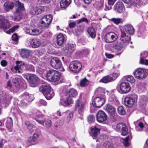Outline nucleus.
<instances>
[{"mask_svg": "<svg viewBox=\"0 0 148 148\" xmlns=\"http://www.w3.org/2000/svg\"><path fill=\"white\" fill-rule=\"evenodd\" d=\"M66 40L63 34H60L57 36V43L58 45H62L65 42Z\"/></svg>", "mask_w": 148, "mask_h": 148, "instance_id": "bb28decb", "label": "nucleus"}, {"mask_svg": "<svg viewBox=\"0 0 148 148\" xmlns=\"http://www.w3.org/2000/svg\"><path fill=\"white\" fill-rule=\"evenodd\" d=\"M23 95V97L25 98L26 99L27 101L30 102L34 100V98L33 95L29 94L27 92L24 93Z\"/></svg>", "mask_w": 148, "mask_h": 148, "instance_id": "58836bf2", "label": "nucleus"}, {"mask_svg": "<svg viewBox=\"0 0 148 148\" xmlns=\"http://www.w3.org/2000/svg\"><path fill=\"white\" fill-rule=\"evenodd\" d=\"M148 71L145 69L139 68L137 69L134 72L135 77L138 79H142L146 77L147 75Z\"/></svg>", "mask_w": 148, "mask_h": 148, "instance_id": "20e7f679", "label": "nucleus"}, {"mask_svg": "<svg viewBox=\"0 0 148 148\" xmlns=\"http://www.w3.org/2000/svg\"><path fill=\"white\" fill-rule=\"evenodd\" d=\"M75 45L73 44H68L67 47V52L70 54L74 52L75 49Z\"/></svg>", "mask_w": 148, "mask_h": 148, "instance_id": "4c0bfd02", "label": "nucleus"}, {"mask_svg": "<svg viewBox=\"0 0 148 148\" xmlns=\"http://www.w3.org/2000/svg\"><path fill=\"white\" fill-rule=\"evenodd\" d=\"M140 63L141 64L147 65H148V60H145L144 58H141Z\"/></svg>", "mask_w": 148, "mask_h": 148, "instance_id": "bf43d9fd", "label": "nucleus"}, {"mask_svg": "<svg viewBox=\"0 0 148 148\" xmlns=\"http://www.w3.org/2000/svg\"><path fill=\"white\" fill-rule=\"evenodd\" d=\"M16 4L17 5V8L16 9V11L17 12L20 13L22 11L25 10V8L23 3L18 1L16 2Z\"/></svg>", "mask_w": 148, "mask_h": 148, "instance_id": "7c9ffc66", "label": "nucleus"}, {"mask_svg": "<svg viewBox=\"0 0 148 148\" xmlns=\"http://www.w3.org/2000/svg\"><path fill=\"white\" fill-rule=\"evenodd\" d=\"M120 43H122L124 45H127L131 40V37L130 35L126 33H121L120 38Z\"/></svg>", "mask_w": 148, "mask_h": 148, "instance_id": "f3484780", "label": "nucleus"}, {"mask_svg": "<svg viewBox=\"0 0 148 148\" xmlns=\"http://www.w3.org/2000/svg\"><path fill=\"white\" fill-rule=\"evenodd\" d=\"M50 64L53 68L58 69L59 71H64V68L62 66V63L57 57H54L51 60Z\"/></svg>", "mask_w": 148, "mask_h": 148, "instance_id": "39448f33", "label": "nucleus"}, {"mask_svg": "<svg viewBox=\"0 0 148 148\" xmlns=\"http://www.w3.org/2000/svg\"><path fill=\"white\" fill-rule=\"evenodd\" d=\"M19 80V79L18 78H16L13 79L12 80V82L16 84L17 85L15 89L14 88V92H17L19 89V83L18 82Z\"/></svg>", "mask_w": 148, "mask_h": 148, "instance_id": "79ce46f5", "label": "nucleus"}, {"mask_svg": "<svg viewBox=\"0 0 148 148\" xmlns=\"http://www.w3.org/2000/svg\"><path fill=\"white\" fill-rule=\"evenodd\" d=\"M88 33L92 38H94L96 36V33L95 29L92 27H89L87 30Z\"/></svg>", "mask_w": 148, "mask_h": 148, "instance_id": "c9c22d12", "label": "nucleus"}, {"mask_svg": "<svg viewBox=\"0 0 148 148\" xmlns=\"http://www.w3.org/2000/svg\"><path fill=\"white\" fill-rule=\"evenodd\" d=\"M80 84L82 86H85L88 85L89 84V81L85 78L81 80Z\"/></svg>", "mask_w": 148, "mask_h": 148, "instance_id": "49530a36", "label": "nucleus"}, {"mask_svg": "<svg viewBox=\"0 0 148 148\" xmlns=\"http://www.w3.org/2000/svg\"><path fill=\"white\" fill-rule=\"evenodd\" d=\"M106 109L109 114L112 116H113L116 113L115 108L111 105L107 104L106 106Z\"/></svg>", "mask_w": 148, "mask_h": 148, "instance_id": "a878e982", "label": "nucleus"}, {"mask_svg": "<svg viewBox=\"0 0 148 148\" xmlns=\"http://www.w3.org/2000/svg\"><path fill=\"white\" fill-rule=\"evenodd\" d=\"M117 111L119 114L121 115H124L125 113V111L122 106H120L118 107Z\"/></svg>", "mask_w": 148, "mask_h": 148, "instance_id": "de8ad7c7", "label": "nucleus"}, {"mask_svg": "<svg viewBox=\"0 0 148 148\" xmlns=\"http://www.w3.org/2000/svg\"><path fill=\"white\" fill-rule=\"evenodd\" d=\"M51 0H40L39 1V4H45L49 3Z\"/></svg>", "mask_w": 148, "mask_h": 148, "instance_id": "680f3d73", "label": "nucleus"}, {"mask_svg": "<svg viewBox=\"0 0 148 148\" xmlns=\"http://www.w3.org/2000/svg\"><path fill=\"white\" fill-rule=\"evenodd\" d=\"M121 33H126L128 35L133 34L134 29L132 26L130 24L125 25L121 29Z\"/></svg>", "mask_w": 148, "mask_h": 148, "instance_id": "4468645a", "label": "nucleus"}, {"mask_svg": "<svg viewBox=\"0 0 148 148\" xmlns=\"http://www.w3.org/2000/svg\"><path fill=\"white\" fill-rule=\"evenodd\" d=\"M125 3L129 5H133L134 4L140 5V0H122Z\"/></svg>", "mask_w": 148, "mask_h": 148, "instance_id": "72a5a7b5", "label": "nucleus"}, {"mask_svg": "<svg viewBox=\"0 0 148 148\" xmlns=\"http://www.w3.org/2000/svg\"><path fill=\"white\" fill-rule=\"evenodd\" d=\"M5 142V141L4 140L0 138V148H2L3 147Z\"/></svg>", "mask_w": 148, "mask_h": 148, "instance_id": "69168bd1", "label": "nucleus"}, {"mask_svg": "<svg viewBox=\"0 0 148 148\" xmlns=\"http://www.w3.org/2000/svg\"><path fill=\"white\" fill-rule=\"evenodd\" d=\"M132 138L131 136V134L130 133L123 140V143L125 146H128L130 145V143L128 142V140H131Z\"/></svg>", "mask_w": 148, "mask_h": 148, "instance_id": "a19ab883", "label": "nucleus"}, {"mask_svg": "<svg viewBox=\"0 0 148 148\" xmlns=\"http://www.w3.org/2000/svg\"><path fill=\"white\" fill-rule=\"evenodd\" d=\"M112 128L117 132L120 131L121 128V134L125 136L128 133V131L126 125L123 124L119 123L116 125H113Z\"/></svg>", "mask_w": 148, "mask_h": 148, "instance_id": "1a4fd4ad", "label": "nucleus"}, {"mask_svg": "<svg viewBox=\"0 0 148 148\" xmlns=\"http://www.w3.org/2000/svg\"><path fill=\"white\" fill-rule=\"evenodd\" d=\"M10 25L9 22L5 19L4 17L0 15V28L6 29L10 27Z\"/></svg>", "mask_w": 148, "mask_h": 148, "instance_id": "aec40b11", "label": "nucleus"}, {"mask_svg": "<svg viewBox=\"0 0 148 148\" xmlns=\"http://www.w3.org/2000/svg\"><path fill=\"white\" fill-rule=\"evenodd\" d=\"M113 81V78L108 75L103 77L99 81L100 82L105 83H107Z\"/></svg>", "mask_w": 148, "mask_h": 148, "instance_id": "f704fd0d", "label": "nucleus"}, {"mask_svg": "<svg viewBox=\"0 0 148 148\" xmlns=\"http://www.w3.org/2000/svg\"><path fill=\"white\" fill-rule=\"evenodd\" d=\"M52 17L51 15L44 16L41 20V24L42 27L47 28L51 23Z\"/></svg>", "mask_w": 148, "mask_h": 148, "instance_id": "9b49d317", "label": "nucleus"}, {"mask_svg": "<svg viewBox=\"0 0 148 148\" xmlns=\"http://www.w3.org/2000/svg\"><path fill=\"white\" fill-rule=\"evenodd\" d=\"M107 94L109 96V100L110 101L113 102L117 104L119 103L118 100L114 95V90H112L110 91H106Z\"/></svg>", "mask_w": 148, "mask_h": 148, "instance_id": "393cba45", "label": "nucleus"}, {"mask_svg": "<svg viewBox=\"0 0 148 148\" xmlns=\"http://www.w3.org/2000/svg\"><path fill=\"white\" fill-rule=\"evenodd\" d=\"M117 91L121 93H126L130 90V87L128 83L122 82L119 86V88H117Z\"/></svg>", "mask_w": 148, "mask_h": 148, "instance_id": "9d476101", "label": "nucleus"}, {"mask_svg": "<svg viewBox=\"0 0 148 148\" xmlns=\"http://www.w3.org/2000/svg\"><path fill=\"white\" fill-rule=\"evenodd\" d=\"M88 120L89 123L92 122L94 121L95 119L94 116L92 115L88 116Z\"/></svg>", "mask_w": 148, "mask_h": 148, "instance_id": "4d7b16f0", "label": "nucleus"}, {"mask_svg": "<svg viewBox=\"0 0 148 148\" xmlns=\"http://www.w3.org/2000/svg\"><path fill=\"white\" fill-rule=\"evenodd\" d=\"M104 103V98L100 97H97L94 99L92 103L94 107L100 108L103 105Z\"/></svg>", "mask_w": 148, "mask_h": 148, "instance_id": "a211bd4d", "label": "nucleus"}, {"mask_svg": "<svg viewBox=\"0 0 148 148\" xmlns=\"http://www.w3.org/2000/svg\"><path fill=\"white\" fill-rule=\"evenodd\" d=\"M46 77L47 79L51 82H57L60 78V74L58 71L54 70H51L47 73Z\"/></svg>", "mask_w": 148, "mask_h": 148, "instance_id": "7ed1b4c3", "label": "nucleus"}, {"mask_svg": "<svg viewBox=\"0 0 148 148\" xmlns=\"http://www.w3.org/2000/svg\"><path fill=\"white\" fill-rule=\"evenodd\" d=\"M30 51L26 49H23L21 52V56L24 58H27L29 56Z\"/></svg>", "mask_w": 148, "mask_h": 148, "instance_id": "c756f323", "label": "nucleus"}, {"mask_svg": "<svg viewBox=\"0 0 148 148\" xmlns=\"http://www.w3.org/2000/svg\"><path fill=\"white\" fill-rule=\"evenodd\" d=\"M25 31L26 33L33 36L38 35L42 32L41 29L38 28H34L32 27L25 28Z\"/></svg>", "mask_w": 148, "mask_h": 148, "instance_id": "f8f14e48", "label": "nucleus"}, {"mask_svg": "<svg viewBox=\"0 0 148 148\" xmlns=\"http://www.w3.org/2000/svg\"><path fill=\"white\" fill-rule=\"evenodd\" d=\"M18 25L14 26L13 27L11 28L9 30L6 32L7 33L10 34L11 33H13L16 31L18 28Z\"/></svg>", "mask_w": 148, "mask_h": 148, "instance_id": "8fccbe9b", "label": "nucleus"}, {"mask_svg": "<svg viewBox=\"0 0 148 148\" xmlns=\"http://www.w3.org/2000/svg\"><path fill=\"white\" fill-rule=\"evenodd\" d=\"M72 102L71 99L68 95L65 94L60 99V105L66 106L72 103Z\"/></svg>", "mask_w": 148, "mask_h": 148, "instance_id": "2eb2a0df", "label": "nucleus"}, {"mask_svg": "<svg viewBox=\"0 0 148 148\" xmlns=\"http://www.w3.org/2000/svg\"><path fill=\"white\" fill-rule=\"evenodd\" d=\"M119 72L118 71H115L112 74L113 81L119 75Z\"/></svg>", "mask_w": 148, "mask_h": 148, "instance_id": "603ef678", "label": "nucleus"}, {"mask_svg": "<svg viewBox=\"0 0 148 148\" xmlns=\"http://www.w3.org/2000/svg\"><path fill=\"white\" fill-rule=\"evenodd\" d=\"M6 126V127L9 129H10L12 126V120L11 117H8L7 118Z\"/></svg>", "mask_w": 148, "mask_h": 148, "instance_id": "ea45409f", "label": "nucleus"}, {"mask_svg": "<svg viewBox=\"0 0 148 148\" xmlns=\"http://www.w3.org/2000/svg\"><path fill=\"white\" fill-rule=\"evenodd\" d=\"M38 137V134L34 133L33 137H29L27 139V143L29 145H35L37 143V140Z\"/></svg>", "mask_w": 148, "mask_h": 148, "instance_id": "b1692460", "label": "nucleus"}, {"mask_svg": "<svg viewBox=\"0 0 148 148\" xmlns=\"http://www.w3.org/2000/svg\"><path fill=\"white\" fill-rule=\"evenodd\" d=\"M123 46L120 42H115L112 47V50L115 52H116V55H120L123 52Z\"/></svg>", "mask_w": 148, "mask_h": 148, "instance_id": "ddd939ff", "label": "nucleus"}, {"mask_svg": "<svg viewBox=\"0 0 148 148\" xmlns=\"http://www.w3.org/2000/svg\"><path fill=\"white\" fill-rule=\"evenodd\" d=\"M117 38V35L112 32L107 33L105 36L106 41L108 43L113 42L116 41Z\"/></svg>", "mask_w": 148, "mask_h": 148, "instance_id": "dca6fc26", "label": "nucleus"}, {"mask_svg": "<svg viewBox=\"0 0 148 148\" xmlns=\"http://www.w3.org/2000/svg\"><path fill=\"white\" fill-rule=\"evenodd\" d=\"M147 56H148V52L147 51L143 52L140 53V58H144Z\"/></svg>", "mask_w": 148, "mask_h": 148, "instance_id": "5fc2aeb1", "label": "nucleus"}, {"mask_svg": "<svg viewBox=\"0 0 148 148\" xmlns=\"http://www.w3.org/2000/svg\"><path fill=\"white\" fill-rule=\"evenodd\" d=\"M110 20L116 25H118L120 23H122V19L121 18H112L110 19Z\"/></svg>", "mask_w": 148, "mask_h": 148, "instance_id": "a18cd8bd", "label": "nucleus"}, {"mask_svg": "<svg viewBox=\"0 0 148 148\" xmlns=\"http://www.w3.org/2000/svg\"><path fill=\"white\" fill-rule=\"evenodd\" d=\"M106 135H100L99 138L96 140L97 142H102L103 140H105L106 138Z\"/></svg>", "mask_w": 148, "mask_h": 148, "instance_id": "864d4df0", "label": "nucleus"}, {"mask_svg": "<svg viewBox=\"0 0 148 148\" xmlns=\"http://www.w3.org/2000/svg\"><path fill=\"white\" fill-rule=\"evenodd\" d=\"M85 102L82 101L80 99H79L76 102L75 108L78 113L81 115L83 116L84 112Z\"/></svg>", "mask_w": 148, "mask_h": 148, "instance_id": "423d86ee", "label": "nucleus"}, {"mask_svg": "<svg viewBox=\"0 0 148 148\" xmlns=\"http://www.w3.org/2000/svg\"><path fill=\"white\" fill-rule=\"evenodd\" d=\"M14 5V4L13 2H6L4 5V9L6 11H9L12 9Z\"/></svg>", "mask_w": 148, "mask_h": 148, "instance_id": "2f4dec72", "label": "nucleus"}, {"mask_svg": "<svg viewBox=\"0 0 148 148\" xmlns=\"http://www.w3.org/2000/svg\"><path fill=\"white\" fill-rule=\"evenodd\" d=\"M100 129L95 127L91 129V132L93 135V138L95 139V138L99 134Z\"/></svg>", "mask_w": 148, "mask_h": 148, "instance_id": "e433bc0d", "label": "nucleus"}, {"mask_svg": "<svg viewBox=\"0 0 148 148\" xmlns=\"http://www.w3.org/2000/svg\"><path fill=\"white\" fill-rule=\"evenodd\" d=\"M12 40L15 42H17L18 40V38L17 35L16 34H14L12 36Z\"/></svg>", "mask_w": 148, "mask_h": 148, "instance_id": "052dcab7", "label": "nucleus"}, {"mask_svg": "<svg viewBox=\"0 0 148 148\" xmlns=\"http://www.w3.org/2000/svg\"><path fill=\"white\" fill-rule=\"evenodd\" d=\"M29 81L32 87H35L38 84L39 79L36 75L32 74L29 76Z\"/></svg>", "mask_w": 148, "mask_h": 148, "instance_id": "6ab92c4d", "label": "nucleus"}, {"mask_svg": "<svg viewBox=\"0 0 148 148\" xmlns=\"http://www.w3.org/2000/svg\"><path fill=\"white\" fill-rule=\"evenodd\" d=\"M52 125L51 121L50 120H47L45 121V125L47 128H49Z\"/></svg>", "mask_w": 148, "mask_h": 148, "instance_id": "13d9d810", "label": "nucleus"}, {"mask_svg": "<svg viewBox=\"0 0 148 148\" xmlns=\"http://www.w3.org/2000/svg\"><path fill=\"white\" fill-rule=\"evenodd\" d=\"M45 10V8L44 6L34 7L32 8L30 13L32 15H38Z\"/></svg>", "mask_w": 148, "mask_h": 148, "instance_id": "4be33fe9", "label": "nucleus"}, {"mask_svg": "<svg viewBox=\"0 0 148 148\" xmlns=\"http://www.w3.org/2000/svg\"><path fill=\"white\" fill-rule=\"evenodd\" d=\"M137 99V96L136 95L127 97L124 100L125 104L129 107H132L136 104Z\"/></svg>", "mask_w": 148, "mask_h": 148, "instance_id": "6e6552de", "label": "nucleus"}, {"mask_svg": "<svg viewBox=\"0 0 148 148\" xmlns=\"http://www.w3.org/2000/svg\"><path fill=\"white\" fill-rule=\"evenodd\" d=\"M102 148H113V145L110 142H106L103 145Z\"/></svg>", "mask_w": 148, "mask_h": 148, "instance_id": "09e8293b", "label": "nucleus"}, {"mask_svg": "<svg viewBox=\"0 0 148 148\" xmlns=\"http://www.w3.org/2000/svg\"><path fill=\"white\" fill-rule=\"evenodd\" d=\"M37 71L39 73L41 74H44L46 71V70L45 69H43L41 68H39L38 69Z\"/></svg>", "mask_w": 148, "mask_h": 148, "instance_id": "338daca9", "label": "nucleus"}, {"mask_svg": "<svg viewBox=\"0 0 148 148\" xmlns=\"http://www.w3.org/2000/svg\"><path fill=\"white\" fill-rule=\"evenodd\" d=\"M39 104L40 106L43 105L46 106L47 105V103L44 100L41 99L39 102Z\"/></svg>", "mask_w": 148, "mask_h": 148, "instance_id": "e2e57ef3", "label": "nucleus"}, {"mask_svg": "<svg viewBox=\"0 0 148 148\" xmlns=\"http://www.w3.org/2000/svg\"><path fill=\"white\" fill-rule=\"evenodd\" d=\"M96 7L98 9H100L102 8L103 6V4L102 2L100 1H97L95 3Z\"/></svg>", "mask_w": 148, "mask_h": 148, "instance_id": "3c124183", "label": "nucleus"}, {"mask_svg": "<svg viewBox=\"0 0 148 148\" xmlns=\"http://www.w3.org/2000/svg\"><path fill=\"white\" fill-rule=\"evenodd\" d=\"M125 79L127 81L129 82L132 83H134L135 80L134 77L132 75H128L125 77Z\"/></svg>", "mask_w": 148, "mask_h": 148, "instance_id": "c03bdc74", "label": "nucleus"}, {"mask_svg": "<svg viewBox=\"0 0 148 148\" xmlns=\"http://www.w3.org/2000/svg\"><path fill=\"white\" fill-rule=\"evenodd\" d=\"M82 67V64L77 61L72 62H71L69 69L74 73L79 71Z\"/></svg>", "mask_w": 148, "mask_h": 148, "instance_id": "0eeeda50", "label": "nucleus"}, {"mask_svg": "<svg viewBox=\"0 0 148 148\" xmlns=\"http://www.w3.org/2000/svg\"><path fill=\"white\" fill-rule=\"evenodd\" d=\"M41 44L40 41L36 38L33 39L31 42V45L33 48H36L39 47Z\"/></svg>", "mask_w": 148, "mask_h": 148, "instance_id": "cd10ccee", "label": "nucleus"}, {"mask_svg": "<svg viewBox=\"0 0 148 148\" xmlns=\"http://www.w3.org/2000/svg\"><path fill=\"white\" fill-rule=\"evenodd\" d=\"M66 94L68 95L69 97H75L77 95V91L75 89L71 88L69 90Z\"/></svg>", "mask_w": 148, "mask_h": 148, "instance_id": "c85d7f7f", "label": "nucleus"}, {"mask_svg": "<svg viewBox=\"0 0 148 148\" xmlns=\"http://www.w3.org/2000/svg\"><path fill=\"white\" fill-rule=\"evenodd\" d=\"M71 3V0H62L60 3V6L62 8H66Z\"/></svg>", "mask_w": 148, "mask_h": 148, "instance_id": "473e14b6", "label": "nucleus"}, {"mask_svg": "<svg viewBox=\"0 0 148 148\" xmlns=\"http://www.w3.org/2000/svg\"><path fill=\"white\" fill-rule=\"evenodd\" d=\"M116 0H108V3L109 6L108 8V10H110L111 9L112 7L111 5H113Z\"/></svg>", "mask_w": 148, "mask_h": 148, "instance_id": "6e6d98bb", "label": "nucleus"}, {"mask_svg": "<svg viewBox=\"0 0 148 148\" xmlns=\"http://www.w3.org/2000/svg\"><path fill=\"white\" fill-rule=\"evenodd\" d=\"M1 64L2 66H5L7 64V62L6 60H3L1 62Z\"/></svg>", "mask_w": 148, "mask_h": 148, "instance_id": "774afa93", "label": "nucleus"}, {"mask_svg": "<svg viewBox=\"0 0 148 148\" xmlns=\"http://www.w3.org/2000/svg\"><path fill=\"white\" fill-rule=\"evenodd\" d=\"M22 106H25L27 105L29 102L27 101L26 99L22 100L21 101Z\"/></svg>", "mask_w": 148, "mask_h": 148, "instance_id": "0e129e2a", "label": "nucleus"}, {"mask_svg": "<svg viewBox=\"0 0 148 148\" xmlns=\"http://www.w3.org/2000/svg\"><path fill=\"white\" fill-rule=\"evenodd\" d=\"M25 124L27 126V128L31 132H33L34 131L33 129L35 127V126L32 124H31L27 121H26Z\"/></svg>", "mask_w": 148, "mask_h": 148, "instance_id": "37998d69", "label": "nucleus"}, {"mask_svg": "<svg viewBox=\"0 0 148 148\" xmlns=\"http://www.w3.org/2000/svg\"><path fill=\"white\" fill-rule=\"evenodd\" d=\"M16 66H13L11 68L12 71L14 73H21L23 72V70L24 69V66H25V69L26 70L34 71H35L34 66L32 65L27 64H25L22 61H16Z\"/></svg>", "mask_w": 148, "mask_h": 148, "instance_id": "f257e3e1", "label": "nucleus"}, {"mask_svg": "<svg viewBox=\"0 0 148 148\" xmlns=\"http://www.w3.org/2000/svg\"><path fill=\"white\" fill-rule=\"evenodd\" d=\"M97 119L99 122H102L107 119V116L106 113L103 111H99L96 115Z\"/></svg>", "mask_w": 148, "mask_h": 148, "instance_id": "412c9836", "label": "nucleus"}, {"mask_svg": "<svg viewBox=\"0 0 148 148\" xmlns=\"http://www.w3.org/2000/svg\"><path fill=\"white\" fill-rule=\"evenodd\" d=\"M39 91L42 92L47 100L51 99L54 95L53 91L51 90L50 85L48 84L42 85L39 88Z\"/></svg>", "mask_w": 148, "mask_h": 148, "instance_id": "f03ea898", "label": "nucleus"}, {"mask_svg": "<svg viewBox=\"0 0 148 148\" xmlns=\"http://www.w3.org/2000/svg\"><path fill=\"white\" fill-rule=\"evenodd\" d=\"M114 10L119 13H121L125 10V8L122 2H118L114 5Z\"/></svg>", "mask_w": 148, "mask_h": 148, "instance_id": "5701e85b", "label": "nucleus"}]
</instances>
